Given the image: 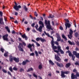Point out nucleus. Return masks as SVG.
<instances>
[{"label": "nucleus", "mask_w": 79, "mask_h": 79, "mask_svg": "<svg viewBox=\"0 0 79 79\" xmlns=\"http://www.w3.org/2000/svg\"><path fill=\"white\" fill-rule=\"evenodd\" d=\"M22 44L21 43H19V45L18 47V48L19 49V51H20V52H24V49L21 47H23V45L24 46H26V44L25 43V42H23V41L22 42Z\"/></svg>", "instance_id": "nucleus-1"}, {"label": "nucleus", "mask_w": 79, "mask_h": 79, "mask_svg": "<svg viewBox=\"0 0 79 79\" xmlns=\"http://www.w3.org/2000/svg\"><path fill=\"white\" fill-rule=\"evenodd\" d=\"M44 23L45 24L47 25L46 27L47 29L49 30L51 29V30H53V28H52L51 25H50V20H48V21H47V20H45L44 21Z\"/></svg>", "instance_id": "nucleus-2"}, {"label": "nucleus", "mask_w": 79, "mask_h": 79, "mask_svg": "<svg viewBox=\"0 0 79 79\" xmlns=\"http://www.w3.org/2000/svg\"><path fill=\"white\" fill-rule=\"evenodd\" d=\"M51 45L52 47V50H54V52L57 53V54L58 55H60V54L59 53V52H60V51L55 50L57 48V46H55V44H54V43H53L52 44H51Z\"/></svg>", "instance_id": "nucleus-3"}, {"label": "nucleus", "mask_w": 79, "mask_h": 79, "mask_svg": "<svg viewBox=\"0 0 79 79\" xmlns=\"http://www.w3.org/2000/svg\"><path fill=\"white\" fill-rule=\"evenodd\" d=\"M69 72L68 71H61V76L62 77V78H64V77H66V76L64 75V74H69Z\"/></svg>", "instance_id": "nucleus-4"}, {"label": "nucleus", "mask_w": 79, "mask_h": 79, "mask_svg": "<svg viewBox=\"0 0 79 79\" xmlns=\"http://www.w3.org/2000/svg\"><path fill=\"white\" fill-rule=\"evenodd\" d=\"M44 32L45 34L46 35H47V36H48V37H50V38L52 39V40L51 41V45H52V44H54V39H53V36H50L49 35V34L47 33L45 31H44Z\"/></svg>", "instance_id": "nucleus-5"}, {"label": "nucleus", "mask_w": 79, "mask_h": 79, "mask_svg": "<svg viewBox=\"0 0 79 79\" xmlns=\"http://www.w3.org/2000/svg\"><path fill=\"white\" fill-rule=\"evenodd\" d=\"M39 24L40 25H42V26L40 25L39 27V30L41 31L43 27H44V23H43L42 21L40 20L39 21Z\"/></svg>", "instance_id": "nucleus-6"}, {"label": "nucleus", "mask_w": 79, "mask_h": 79, "mask_svg": "<svg viewBox=\"0 0 79 79\" xmlns=\"http://www.w3.org/2000/svg\"><path fill=\"white\" fill-rule=\"evenodd\" d=\"M69 35H68V37L70 39H71V38L73 37L72 35L73 34V31L71 29H70V32H69Z\"/></svg>", "instance_id": "nucleus-7"}, {"label": "nucleus", "mask_w": 79, "mask_h": 79, "mask_svg": "<svg viewBox=\"0 0 79 79\" xmlns=\"http://www.w3.org/2000/svg\"><path fill=\"white\" fill-rule=\"evenodd\" d=\"M55 60H56V61H58V62H60L61 60V58L60 57V56L57 55H55Z\"/></svg>", "instance_id": "nucleus-8"}, {"label": "nucleus", "mask_w": 79, "mask_h": 79, "mask_svg": "<svg viewBox=\"0 0 79 79\" xmlns=\"http://www.w3.org/2000/svg\"><path fill=\"white\" fill-rule=\"evenodd\" d=\"M36 41H39V40H40L41 42H46V40L44 39H43L41 37H38L36 38Z\"/></svg>", "instance_id": "nucleus-9"}, {"label": "nucleus", "mask_w": 79, "mask_h": 79, "mask_svg": "<svg viewBox=\"0 0 79 79\" xmlns=\"http://www.w3.org/2000/svg\"><path fill=\"white\" fill-rule=\"evenodd\" d=\"M56 64L57 66L61 68H64V65L62 63H59L58 62H56Z\"/></svg>", "instance_id": "nucleus-10"}, {"label": "nucleus", "mask_w": 79, "mask_h": 79, "mask_svg": "<svg viewBox=\"0 0 79 79\" xmlns=\"http://www.w3.org/2000/svg\"><path fill=\"white\" fill-rule=\"evenodd\" d=\"M19 34H20L21 35H22V37L23 39H25L26 40H27V39H28V38L26 36V34H24L23 35H22V33L21 32L19 33Z\"/></svg>", "instance_id": "nucleus-11"}, {"label": "nucleus", "mask_w": 79, "mask_h": 79, "mask_svg": "<svg viewBox=\"0 0 79 79\" xmlns=\"http://www.w3.org/2000/svg\"><path fill=\"white\" fill-rule=\"evenodd\" d=\"M8 35L6 34L4 36H3L2 38L4 40H6V41H8Z\"/></svg>", "instance_id": "nucleus-12"}, {"label": "nucleus", "mask_w": 79, "mask_h": 79, "mask_svg": "<svg viewBox=\"0 0 79 79\" xmlns=\"http://www.w3.org/2000/svg\"><path fill=\"white\" fill-rule=\"evenodd\" d=\"M73 54L75 55L77 58H79V53H77V52L73 51Z\"/></svg>", "instance_id": "nucleus-13"}, {"label": "nucleus", "mask_w": 79, "mask_h": 79, "mask_svg": "<svg viewBox=\"0 0 79 79\" xmlns=\"http://www.w3.org/2000/svg\"><path fill=\"white\" fill-rule=\"evenodd\" d=\"M71 79H77V78L76 77V76L75 75H74V73H73L71 74Z\"/></svg>", "instance_id": "nucleus-14"}, {"label": "nucleus", "mask_w": 79, "mask_h": 79, "mask_svg": "<svg viewBox=\"0 0 79 79\" xmlns=\"http://www.w3.org/2000/svg\"><path fill=\"white\" fill-rule=\"evenodd\" d=\"M65 26L66 29H67V27L69 28V27H71V24L70 23H65Z\"/></svg>", "instance_id": "nucleus-15"}, {"label": "nucleus", "mask_w": 79, "mask_h": 79, "mask_svg": "<svg viewBox=\"0 0 79 79\" xmlns=\"http://www.w3.org/2000/svg\"><path fill=\"white\" fill-rule=\"evenodd\" d=\"M13 60L16 62V63H18L19 61V59L18 58H16L15 57H13Z\"/></svg>", "instance_id": "nucleus-16"}, {"label": "nucleus", "mask_w": 79, "mask_h": 79, "mask_svg": "<svg viewBox=\"0 0 79 79\" xmlns=\"http://www.w3.org/2000/svg\"><path fill=\"white\" fill-rule=\"evenodd\" d=\"M15 10H17V11H18L19 10V8H21V5H19V6H17L16 7L14 8Z\"/></svg>", "instance_id": "nucleus-17"}, {"label": "nucleus", "mask_w": 79, "mask_h": 79, "mask_svg": "<svg viewBox=\"0 0 79 79\" xmlns=\"http://www.w3.org/2000/svg\"><path fill=\"white\" fill-rule=\"evenodd\" d=\"M39 27V26H38V25L36 24V26H35V28H36V29L37 31H39L40 32H41L42 31V29H41V30H39V28H37V27Z\"/></svg>", "instance_id": "nucleus-18"}, {"label": "nucleus", "mask_w": 79, "mask_h": 79, "mask_svg": "<svg viewBox=\"0 0 79 79\" xmlns=\"http://www.w3.org/2000/svg\"><path fill=\"white\" fill-rule=\"evenodd\" d=\"M68 42L69 43V44H70L71 45H75V43L73 42H71V41L69 40L68 41Z\"/></svg>", "instance_id": "nucleus-19"}, {"label": "nucleus", "mask_w": 79, "mask_h": 79, "mask_svg": "<svg viewBox=\"0 0 79 79\" xmlns=\"http://www.w3.org/2000/svg\"><path fill=\"white\" fill-rule=\"evenodd\" d=\"M71 65V63H68L65 64V67L66 68H68L69 67H70V66Z\"/></svg>", "instance_id": "nucleus-20"}, {"label": "nucleus", "mask_w": 79, "mask_h": 79, "mask_svg": "<svg viewBox=\"0 0 79 79\" xmlns=\"http://www.w3.org/2000/svg\"><path fill=\"white\" fill-rule=\"evenodd\" d=\"M0 24H4L3 22V19L2 18H0Z\"/></svg>", "instance_id": "nucleus-21"}, {"label": "nucleus", "mask_w": 79, "mask_h": 79, "mask_svg": "<svg viewBox=\"0 0 79 79\" xmlns=\"http://www.w3.org/2000/svg\"><path fill=\"white\" fill-rule=\"evenodd\" d=\"M62 37L63 39H64L65 40V41H66V40H68V39H67L66 37V36L64 35V34H62Z\"/></svg>", "instance_id": "nucleus-22"}, {"label": "nucleus", "mask_w": 79, "mask_h": 79, "mask_svg": "<svg viewBox=\"0 0 79 79\" xmlns=\"http://www.w3.org/2000/svg\"><path fill=\"white\" fill-rule=\"evenodd\" d=\"M9 60L10 62H12L13 60V58L12 56H10Z\"/></svg>", "instance_id": "nucleus-23"}, {"label": "nucleus", "mask_w": 79, "mask_h": 79, "mask_svg": "<svg viewBox=\"0 0 79 79\" xmlns=\"http://www.w3.org/2000/svg\"><path fill=\"white\" fill-rule=\"evenodd\" d=\"M23 8L25 10V11H27L28 10V8L26 7V6L25 5H23Z\"/></svg>", "instance_id": "nucleus-24"}, {"label": "nucleus", "mask_w": 79, "mask_h": 79, "mask_svg": "<svg viewBox=\"0 0 79 79\" xmlns=\"http://www.w3.org/2000/svg\"><path fill=\"white\" fill-rule=\"evenodd\" d=\"M67 52L69 54V56H72V55H73V54H72V53H71V52L70 51L68 50L67 51Z\"/></svg>", "instance_id": "nucleus-25"}, {"label": "nucleus", "mask_w": 79, "mask_h": 79, "mask_svg": "<svg viewBox=\"0 0 79 79\" xmlns=\"http://www.w3.org/2000/svg\"><path fill=\"white\" fill-rule=\"evenodd\" d=\"M49 63L50 64H52V65H55V63L53 62L52 61L50 60L49 61Z\"/></svg>", "instance_id": "nucleus-26"}, {"label": "nucleus", "mask_w": 79, "mask_h": 79, "mask_svg": "<svg viewBox=\"0 0 79 79\" xmlns=\"http://www.w3.org/2000/svg\"><path fill=\"white\" fill-rule=\"evenodd\" d=\"M58 51H59V52H60V51L61 50V47L60 46H58L57 47Z\"/></svg>", "instance_id": "nucleus-27"}, {"label": "nucleus", "mask_w": 79, "mask_h": 79, "mask_svg": "<svg viewBox=\"0 0 79 79\" xmlns=\"http://www.w3.org/2000/svg\"><path fill=\"white\" fill-rule=\"evenodd\" d=\"M33 71V69L31 67L30 68L28 69L27 71V72H29V71Z\"/></svg>", "instance_id": "nucleus-28"}, {"label": "nucleus", "mask_w": 79, "mask_h": 79, "mask_svg": "<svg viewBox=\"0 0 79 79\" xmlns=\"http://www.w3.org/2000/svg\"><path fill=\"white\" fill-rule=\"evenodd\" d=\"M22 64L23 65V66H24L25 65H26L27 64V63L26 62H25V61H23V62L22 63Z\"/></svg>", "instance_id": "nucleus-29"}, {"label": "nucleus", "mask_w": 79, "mask_h": 79, "mask_svg": "<svg viewBox=\"0 0 79 79\" xmlns=\"http://www.w3.org/2000/svg\"><path fill=\"white\" fill-rule=\"evenodd\" d=\"M57 42H60L61 40V38H60V37H57Z\"/></svg>", "instance_id": "nucleus-30"}, {"label": "nucleus", "mask_w": 79, "mask_h": 79, "mask_svg": "<svg viewBox=\"0 0 79 79\" xmlns=\"http://www.w3.org/2000/svg\"><path fill=\"white\" fill-rule=\"evenodd\" d=\"M35 52L36 56H39V54L38 53V52H37V51H35Z\"/></svg>", "instance_id": "nucleus-31"}, {"label": "nucleus", "mask_w": 79, "mask_h": 79, "mask_svg": "<svg viewBox=\"0 0 79 79\" xmlns=\"http://www.w3.org/2000/svg\"><path fill=\"white\" fill-rule=\"evenodd\" d=\"M39 69H42V65L40 64L38 67Z\"/></svg>", "instance_id": "nucleus-32"}, {"label": "nucleus", "mask_w": 79, "mask_h": 79, "mask_svg": "<svg viewBox=\"0 0 79 79\" xmlns=\"http://www.w3.org/2000/svg\"><path fill=\"white\" fill-rule=\"evenodd\" d=\"M19 71L21 73V72H22V71H24V70L22 68H21L19 70Z\"/></svg>", "instance_id": "nucleus-33"}, {"label": "nucleus", "mask_w": 79, "mask_h": 79, "mask_svg": "<svg viewBox=\"0 0 79 79\" xmlns=\"http://www.w3.org/2000/svg\"><path fill=\"white\" fill-rule=\"evenodd\" d=\"M75 76H76V77L77 78V77H79V73L77 72L76 73V75H75Z\"/></svg>", "instance_id": "nucleus-34"}, {"label": "nucleus", "mask_w": 79, "mask_h": 79, "mask_svg": "<svg viewBox=\"0 0 79 79\" xmlns=\"http://www.w3.org/2000/svg\"><path fill=\"white\" fill-rule=\"evenodd\" d=\"M15 5L14 6V8H15V7L17 6H18V4L16 3V2H15Z\"/></svg>", "instance_id": "nucleus-35"}, {"label": "nucleus", "mask_w": 79, "mask_h": 79, "mask_svg": "<svg viewBox=\"0 0 79 79\" xmlns=\"http://www.w3.org/2000/svg\"><path fill=\"white\" fill-rule=\"evenodd\" d=\"M9 70H10L11 72H13V69H12V67H10L9 68Z\"/></svg>", "instance_id": "nucleus-36"}, {"label": "nucleus", "mask_w": 79, "mask_h": 79, "mask_svg": "<svg viewBox=\"0 0 79 79\" xmlns=\"http://www.w3.org/2000/svg\"><path fill=\"white\" fill-rule=\"evenodd\" d=\"M54 44H55L57 45H59V43H58V42L57 41L54 42Z\"/></svg>", "instance_id": "nucleus-37"}, {"label": "nucleus", "mask_w": 79, "mask_h": 79, "mask_svg": "<svg viewBox=\"0 0 79 79\" xmlns=\"http://www.w3.org/2000/svg\"><path fill=\"white\" fill-rule=\"evenodd\" d=\"M27 47L29 48H30L32 47V44H29L27 46Z\"/></svg>", "instance_id": "nucleus-38"}, {"label": "nucleus", "mask_w": 79, "mask_h": 79, "mask_svg": "<svg viewBox=\"0 0 79 79\" xmlns=\"http://www.w3.org/2000/svg\"><path fill=\"white\" fill-rule=\"evenodd\" d=\"M72 60L73 61H74V59H75V56L74 55H72Z\"/></svg>", "instance_id": "nucleus-39"}, {"label": "nucleus", "mask_w": 79, "mask_h": 79, "mask_svg": "<svg viewBox=\"0 0 79 79\" xmlns=\"http://www.w3.org/2000/svg\"><path fill=\"white\" fill-rule=\"evenodd\" d=\"M54 17V16L53 15H50L49 17H48V18H53Z\"/></svg>", "instance_id": "nucleus-40"}, {"label": "nucleus", "mask_w": 79, "mask_h": 79, "mask_svg": "<svg viewBox=\"0 0 79 79\" xmlns=\"http://www.w3.org/2000/svg\"><path fill=\"white\" fill-rule=\"evenodd\" d=\"M35 55V54H34V53L32 52L30 54V56H34Z\"/></svg>", "instance_id": "nucleus-41"}, {"label": "nucleus", "mask_w": 79, "mask_h": 79, "mask_svg": "<svg viewBox=\"0 0 79 79\" xmlns=\"http://www.w3.org/2000/svg\"><path fill=\"white\" fill-rule=\"evenodd\" d=\"M73 73H76L77 72V70H76V69H74L73 70Z\"/></svg>", "instance_id": "nucleus-42"}, {"label": "nucleus", "mask_w": 79, "mask_h": 79, "mask_svg": "<svg viewBox=\"0 0 79 79\" xmlns=\"http://www.w3.org/2000/svg\"><path fill=\"white\" fill-rule=\"evenodd\" d=\"M75 36L76 37H77L78 36V33L76 32L75 34Z\"/></svg>", "instance_id": "nucleus-43"}, {"label": "nucleus", "mask_w": 79, "mask_h": 79, "mask_svg": "<svg viewBox=\"0 0 79 79\" xmlns=\"http://www.w3.org/2000/svg\"><path fill=\"white\" fill-rule=\"evenodd\" d=\"M13 69L14 71H17L18 70V69L15 67H14L13 68Z\"/></svg>", "instance_id": "nucleus-44"}, {"label": "nucleus", "mask_w": 79, "mask_h": 79, "mask_svg": "<svg viewBox=\"0 0 79 79\" xmlns=\"http://www.w3.org/2000/svg\"><path fill=\"white\" fill-rule=\"evenodd\" d=\"M4 55V56L6 57V56H8V54L7 53L5 52Z\"/></svg>", "instance_id": "nucleus-45"}, {"label": "nucleus", "mask_w": 79, "mask_h": 79, "mask_svg": "<svg viewBox=\"0 0 79 79\" xmlns=\"http://www.w3.org/2000/svg\"><path fill=\"white\" fill-rule=\"evenodd\" d=\"M59 52H60L61 54H64V51H63L62 50L60 51Z\"/></svg>", "instance_id": "nucleus-46"}, {"label": "nucleus", "mask_w": 79, "mask_h": 79, "mask_svg": "<svg viewBox=\"0 0 79 79\" xmlns=\"http://www.w3.org/2000/svg\"><path fill=\"white\" fill-rule=\"evenodd\" d=\"M34 15H35V16L36 17H37V16H38V14H37V12H35Z\"/></svg>", "instance_id": "nucleus-47"}, {"label": "nucleus", "mask_w": 79, "mask_h": 79, "mask_svg": "<svg viewBox=\"0 0 79 79\" xmlns=\"http://www.w3.org/2000/svg\"><path fill=\"white\" fill-rule=\"evenodd\" d=\"M2 71L3 72V73H7V71H6V70L5 69H3Z\"/></svg>", "instance_id": "nucleus-48"}, {"label": "nucleus", "mask_w": 79, "mask_h": 79, "mask_svg": "<svg viewBox=\"0 0 79 79\" xmlns=\"http://www.w3.org/2000/svg\"><path fill=\"white\" fill-rule=\"evenodd\" d=\"M18 39L19 40V41H20L21 42H22L23 41V40H21V38H19Z\"/></svg>", "instance_id": "nucleus-49"}, {"label": "nucleus", "mask_w": 79, "mask_h": 79, "mask_svg": "<svg viewBox=\"0 0 79 79\" xmlns=\"http://www.w3.org/2000/svg\"><path fill=\"white\" fill-rule=\"evenodd\" d=\"M0 50L1 51H2V53H3V52H4V49H3V48H1Z\"/></svg>", "instance_id": "nucleus-50"}, {"label": "nucleus", "mask_w": 79, "mask_h": 79, "mask_svg": "<svg viewBox=\"0 0 79 79\" xmlns=\"http://www.w3.org/2000/svg\"><path fill=\"white\" fill-rule=\"evenodd\" d=\"M7 73L10 76H12V75H11V72H10L8 71L7 72Z\"/></svg>", "instance_id": "nucleus-51"}, {"label": "nucleus", "mask_w": 79, "mask_h": 79, "mask_svg": "<svg viewBox=\"0 0 79 79\" xmlns=\"http://www.w3.org/2000/svg\"><path fill=\"white\" fill-rule=\"evenodd\" d=\"M33 76L35 77L36 78H37V76L36 75L35 73L33 74Z\"/></svg>", "instance_id": "nucleus-52"}, {"label": "nucleus", "mask_w": 79, "mask_h": 79, "mask_svg": "<svg viewBox=\"0 0 79 79\" xmlns=\"http://www.w3.org/2000/svg\"><path fill=\"white\" fill-rule=\"evenodd\" d=\"M37 46V47H39V46H40V45L38 43H37V42H36V43H35Z\"/></svg>", "instance_id": "nucleus-53"}, {"label": "nucleus", "mask_w": 79, "mask_h": 79, "mask_svg": "<svg viewBox=\"0 0 79 79\" xmlns=\"http://www.w3.org/2000/svg\"><path fill=\"white\" fill-rule=\"evenodd\" d=\"M0 15L1 16H3V13L2 11H0Z\"/></svg>", "instance_id": "nucleus-54"}, {"label": "nucleus", "mask_w": 79, "mask_h": 79, "mask_svg": "<svg viewBox=\"0 0 79 79\" xmlns=\"http://www.w3.org/2000/svg\"><path fill=\"white\" fill-rule=\"evenodd\" d=\"M75 64L76 65L79 66V63L78 62H75Z\"/></svg>", "instance_id": "nucleus-55"}, {"label": "nucleus", "mask_w": 79, "mask_h": 79, "mask_svg": "<svg viewBox=\"0 0 79 79\" xmlns=\"http://www.w3.org/2000/svg\"><path fill=\"white\" fill-rule=\"evenodd\" d=\"M60 30H61L62 31V30H63V27H62V26H60Z\"/></svg>", "instance_id": "nucleus-56"}, {"label": "nucleus", "mask_w": 79, "mask_h": 79, "mask_svg": "<svg viewBox=\"0 0 79 79\" xmlns=\"http://www.w3.org/2000/svg\"><path fill=\"white\" fill-rule=\"evenodd\" d=\"M7 18L6 17H4V19L5 21H7V20L6 19Z\"/></svg>", "instance_id": "nucleus-57"}, {"label": "nucleus", "mask_w": 79, "mask_h": 79, "mask_svg": "<svg viewBox=\"0 0 79 79\" xmlns=\"http://www.w3.org/2000/svg\"><path fill=\"white\" fill-rule=\"evenodd\" d=\"M35 23H32V24H31V26L32 27H34V25H35Z\"/></svg>", "instance_id": "nucleus-58"}, {"label": "nucleus", "mask_w": 79, "mask_h": 79, "mask_svg": "<svg viewBox=\"0 0 79 79\" xmlns=\"http://www.w3.org/2000/svg\"><path fill=\"white\" fill-rule=\"evenodd\" d=\"M31 41H32V42H34V43H35L37 42L36 41H35L34 40H32Z\"/></svg>", "instance_id": "nucleus-59"}, {"label": "nucleus", "mask_w": 79, "mask_h": 79, "mask_svg": "<svg viewBox=\"0 0 79 79\" xmlns=\"http://www.w3.org/2000/svg\"><path fill=\"white\" fill-rule=\"evenodd\" d=\"M68 61V59H65L64 60V61H65V62H67Z\"/></svg>", "instance_id": "nucleus-60"}, {"label": "nucleus", "mask_w": 79, "mask_h": 79, "mask_svg": "<svg viewBox=\"0 0 79 79\" xmlns=\"http://www.w3.org/2000/svg\"><path fill=\"white\" fill-rule=\"evenodd\" d=\"M56 35L57 36V37H60V34H58V33H56Z\"/></svg>", "instance_id": "nucleus-61"}, {"label": "nucleus", "mask_w": 79, "mask_h": 79, "mask_svg": "<svg viewBox=\"0 0 79 79\" xmlns=\"http://www.w3.org/2000/svg\"><path fill=\"white\" fill-rule=\"evenodd\" d=\"M76 44H77V45H78V46H79V42L78 41H77L76 42Z\"/></svg>", "instance_id": "nucleus-62"}, {"label": "nucleus", "mask_w": 79, "mask_h": 79, "mask_svg": "<svg viewBox=\"0 0 79 79\" xmlns=\"http://www.w3.org/2000/svg\"><path fill=\"white\" fill-rule=\"evenodd\" d=\"M75 50L76 51H78L79 50V48H78L76 47V49H75Z\"/></svg>", "instance_id": "nucleus-63"}, {"label": "nucleus", "mask_w": 79, "mask_h": 79, "mask_svg": "<svg viewBox=\"0 0 79 79\" xmlns=\"http://www.w3.org/2000/svg\"><path fill=\"white\" fill-rule=\"evenodd\" d=\"M12 34H16L15 31L14 30L12 31Z\"/></svg>", "instance_id": "nucleus-64"}]
</instances>
